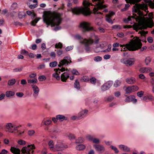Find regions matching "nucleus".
<instances>
[{
  "label": "nucleus",
  "instance_id": "obj_8",
  "mask_svg": "<svg viewBox=\"0 0 154 154\" xmlns=\"http://www.w3.org/2000/svg\"><path fill=\"white\" fill-rule=\"evenodd\" d=\"M80 26L83 29V32L95 31L93 27L90 26V23L87 22H83L81 23L80 24Z\"/></svg>",
  "mask_w": 154,
  "mask_h": 154
},
{
  "label": "nucleus",
  "instance_id": "obj_58",
  "mask_svg": "<svg viewBox=\"0 0 154 154\" xmlns=\"http://www.w3.org/2000/svg\"><path fill=\"white\" fill-rule=\"evenodd\" d=\"M17 4L16 3H13L11 6V8L12 9H15L17 7Z\"/></svg>",
  "mask_w": 154,
  "mask_h": 154
},
{
  "label": "nucleus",
  "instance_id": "obj_62",
  "mask_svg": "<svg viewBox=\"0 0 154 154\" xmlns=\"http://www.w3.org/2000/svg\"><path fill=\"white\" fill-rule=\"evenodd\" d=\"M63 53V51L61 49L58 50L57 51V53L58 56L61 55Z\"/></svg>",
  "mask_w": 154,
  "mask_h": 154
},
{
  "label": "nucleus",
  "instance_id": "obj_7",
  "mask_svg": "<svg viewBox=\"0 0 154 154\" xmlns=\"http://www.w3.org/2000/svg\"><path fill=\"white\" fill-rule=\"evenodd\" d=\"M94 42V40L91 38L88 39L85 38L83 41L81 42V43L84 44L85 49L87 52H88L90 50L89 45H92Z\"/></svg>",
  "mask_w": 154,
  "mask_h": 154
},
{
  "label": "nucleus",
  "instance_id": "obj_59",
  "mask_svg": "<svg viewBox=\"0 0 154 154\" xmlns=\"http://www.w3.org/2000/svg\"><path fill=\"white\" fill-rule=\"evenodd\" d=\"M18 143L20 145H24L26 144V142L22 140H18Z\"/></svg>",
  "mask_w": 154,
  "mask_h": 154
},
{
  "label": "nucleus",
  "instance_id": "obj_56",
  "mask_svg": "<svg viewBox=\"0 0 154 154\" xmlns=\"http://www.w3.org/2000/svg\"><path fill=\"white\" fill-rule=\"evenodd\" d=\"M35 133V131L33 130H30L28 131V133L29 135L32 136Z\"/></svg>",
  "mask_w": 154,
  "mask_h": 154
},
{
  "label": "nucleus",
  "instance_id": "obj_39",
  "mask_svg": "<svg viewBox=\"0 0 154 154\" xmlns=\"http://www.w3.org/2000/svg\"><path fill=\"white\" fill-rule=\"evenodd\" d=\"M121 82L119 80H116L114 84V86L115 87H117L118 86L120 85L121 84Z\"/></svg>",
  "mask_w": 154,
  "mask_h": 154
},
{
  "label": "nucleus",
  "instance_id": "obj_9",
  "mask_svg": "<svg viewBox=\"0 0 154 154\" xmlns=\"http://www.w3.org/2000/svg\"><path fill=\"white\" fill-rule=\"evenodd\" d=\"M35 148V147L34 144L28 145V147H24L22 148L21 152L22 153H26L27 154H32L34 152L33 149Z\"/></svg>",
  "mask_w": 154,
  "mask_h": 154
},
{
  "label": "nucleus",
  "instance_id": "obj_14",
  "mask_svg": "<svg viewBox=\"0 0 154 154\" xmlns=\"http://www.w3.org/2000/svg\"><path fill=\"white\" fill-rule=\"evenodd\" d=\"M113 84L112 81H109L103 85L101 88L102 91H104L108 89Z\"/></svg>",
  "mask_w": 154,
  "mask_h": 154
},
{
  "label": "nucleus",
  "instance_id": "obj_3",
  "mask_svg": "<svg viewBox=\"0 0 154 154\" xmlns=\"http://www.w3.org/2000/svg\"><path fill=\"white\" fill-rule=\"evenodd\" d=\"M83 5L84 7H75L74 8H72L71 9L72 12L77 15L82 13L85 16L90 15L91 12L90 11V8L88 7V6L89 5V3L86 1H84L83 2Z\"/></svg>",
  "mask_w": 154,
  "mask_h": 154
},
{
  "label": "nucleus",
  "instance_id": "obj_49",
  "mask_svg": "<svg viewBox=\"0 0 154 154\" xmlns=\"http://www.w3.org/2000/svg\"><path fill=\"white\" fill-rule=\"evenodd\" d=\"M38 79L39 81H42L46 79V77L44 75L40 76L38 77Z\"/></svg>",
  "mask_w": 154,
  "mask_h": 154
},
{
  "label": "nucleus",
  "instance_id": "obj_54",
  "mask_svg": "<svg viewBox=\"0 0 154 154\" xmlns=\"http://www.w3.org/2000/svg\"><path fill=\"white\" fill-rule=\"evenodd\" d=\"M22 69L23 67H18L14 69H13V71L15 72H20L22 71Z\"/></svg>",
  "mask_w": 154,
  "mask_h": 154
},
{
  "label": "nucleus",
  "instance_id": "obj_40",
  "mask_svg": "<svg viewBox=\"0 0 154 154\" xmlns=\"http://www.w3.org/2000/svg\"><path fill=\"white\" fill-rule=\"evenodd\" d=\"M91 83V84H95L96 82V79L94 77H92L89 79Z\"/></svg>",
  "mask_w": 154,
  "mask_h": 154
},
{
  "label": "nucleus",
  "instance_id": "obj_38",
  "mask_svg": "<svg viewBox=\"0 0 154 154\" xmlns=\"http://www.w3.org/2000/svg\"><path fill=\"white\" fill-rule=\"evenodd\" d=\"M53 76L54 77L56 78L57 80H59L60 79V77L59 75L58 74V72H56L53 74Z\"/></svg>",
  "mask_w": 154,
  "mask_h": 154
},
{
  "label": "nucleus",
  "instance_id": "obj_20",
  "mask_svg": "<svg viewBox=\"0 0 154 154\" xmlns=\"http://www.w3.org/2000/svg\"><path fill=\"white\" fill-rule=\"evenodd\" d=\"M88 112V110H82L79 114L78 119H80L84 117L87 114Z\"/></svg>",
  "mask_w": 154,
  "mask_h": 154
},
{
  "label": "nucleus",
  "instance_id": "obj_4",
  "mask_svg": "<svg viewBox=\"0 0 154 154\" xmlns=\"http://www.w3.org/2000/svg\"><path fill=\"white\" fill-rule=\"evenodd\" d=\"M142 45L141 42L138 40H134L125 45L123 48V51H125L127 50L129 51H134L140 49Z\"/></svg>",
  "mask_w": 154,
  "mask_h": 154
},
{
  "label": "nucleus",
  "instance_id": "obj_55",
  "mask_svg": "<svg viewBox=\"0 0 154 154\" xmlns=\"http://www.w3.org/2000/svg\"><path fill=\"white\" fill-rule=\"evenodd\" d=\"M144 93V92L143 91H140L138 92L137 93V96L140 97H142Z\"/></svg>",
  "mask_w": 154,
  "mask_h": 154
},
{
  "label": "nucleus",
  "instance_id": "obj_36",
  "mask_svg": "<svg viewBox=\"0 0 154 154\" xmlns=\"http://www.w3.org/2000/svg\"><path fill=\"white\" fill-rule=\"evenodd\" d=\"M81 80L82 81L87 82L89 81V79L88 76H84L81 78Z\"/></svg>",
  "mask_w": 154,
  "mask_h": 154
},
{
  "label": "nucleus",
  "instance_id": "obj_28",
  "mask_svg": "<svg viewBox=\"0 0 154 154\" xmlns=\"http://www.w3.org/2000/svg\"><path fill=\"white\" fill-rule=\"evenodd\" d=\"M146 2L148 4L149 6L151 8H154V0L153 1L151 0H146Z\"/></svg>",
  "mask_w": 154,
  "mask_h": 154
},
{
  "label": "nucleus",
  "instance_id": "obj_31",
  "mask_svg": "<svg viewBox=\"0 0 154 154\" xmlns=\"http://www.w3.org/2000/svg\"><path fill=\"white\" fill-rule=\"evenodd\" d=\"M110 16L109 15H106V20L109 23L111 24L113 23V22L111 19Z\"/></svg>",
  "mask_w": 154,
  "mask_h": 154
},
{
  "label": "nucleus",
  "instance_id": "obj_13",
  "mask_svg": "<svg viewBox=\"0 0 154 154\" xmlns=\"http://www.w3.org/2000/svg\"><path fill=\"white\" fill-rule=\"evenodd\" d=\"M138 87L136 85L131 86L127 87L125 90L126 93L129 94L138 90Z\"/></svg>",
  "mask_w": 154,
  "mask_h": 154
},
{
  "label": "nucleus",
  "instance_id": "obj_37",
  "mask_svg": "<svg viewBox=\"0 0 154 154\" xmlns=\"http://www.w3.org/2000/svg\"><path fill=\"white\" fill-rule=\"evenodd\" d=\"M48 145L51 149H52L53 150H54V143L52 140L49 141L48 143Z\"/></svg>",
  "mask_w": 154,
  "mask_h": 154
},
{
  "label": "nucleus",
  "instance_id": "obj_47",
  "mask_svg": "<svg viewBox=\"0 0 154 154\" xmlns=\"http://www.w3.org/2000/svg\"><path fill=\"white\" fill-rule=\"evenodd\" d=\"M110 147L112 149L115 151V153H118L119 152V151L116 147L111 145L110 146Z\"/></svg>",
  "mask_w": 154,
  "mask_h": 154
},
{
  "label": "nucleus",
  "instance_id": "obj_57",
  "mask_svg": "<svg viewBox=\"0 0 154 154\" xmlns=\"http://www.w3.org/2000/svg\"><path fill=\"white\" fill-rule=\"evenodd\" d=\"M139 33H140L141 35L144 36L145 35L148 33V31L145 32L143 30H142L139 32Z\"/></svg>",
  "mask_w": 154,
  "mask_h": 154
},
{
  "label": "nucleus",
  "instance_id": "obj_21",
  "mask_svg": "<svg viewBox=\"0 0 154 154\" xmlns=\"http://www.w3.org/2000/svg\"><path fill=\"white\" fill-rule=\"evenodd\" d=\"M10 150L14 154H20V150L14 147H11Z\"/></svg>",
  "mask_w": 154,
  "mask_h": 154
},
{
  "label": "nucleus",
  "instance_id": "obj_27",
  "mask_svg": "<svg viewBox=\"0 0 154 154\" xmlns=\"http://www.w3.org/2000/svg\"><path fill=\"white\" fill-rule=\"evenodd\" d=\"M42 124H43L45 125H49L52 124V121L50 119H48L45 121L43 120Z\"/></svg>",
  "mask_w": 154,
  "mask_h": 154
},
{
  "label": "nucleus",
  "instance_id": "obj_26",
  "mask_svg": "<svg viewBox=\"0 0 154 154\" xmlns=\"http://www.w3.org/2000/svg\"><path fill=\"white\" fill-rule=\"evenodd\" d=\"M74 86L75 88L77 89L78 90L80 88V85L79 82L77 79L75 80V83H74Z\"/></svg>",
  "mask_w": 154,
  "mask_h": 154
},
{
  "label": "nucleus",
  "instance_id": "obj_11",
  "mask_svg": "<svg viewBox=\"0 0 154 154\" xmlns=\"http://www.w3.org/2000/svg\"><path fill=\"white\" fill-rule=\"evenodd\" d=\"M72 62L70 58L68 57H64L63 59L61 60L58 65L59 67H61L65 65L66 64L68 65Z\"/></svg>",
  "mask_w": 154,
  "mask_h": 154
},
{
  "label": "nucleus",
  "instance_id": "obj_17",
  "mask_svg": "<svg viewBox=\"0 0 154 154\" xmlns=\"http://www.w3.org/2000/svg\"><path fill=\"white\" fill-rule=\"evenodd\" d=\"M132 101H133L134 103H136L137 102V100L135 98L134 96L130 95L127 97L125 100V101L127 103Z\"/></svg>",
  "mask_w": 154,
  "mask_h": 154
},
{
  "label": "nucleus",
  "instance_id": "obj_41",
  "mask_svg": "<svg viewBox=\"0 0 154 154\" xmlns=\"http://www.w3.org/2000/svg\"><path fill=\"white\" fill-rule=\"evenodd\" d=\"M39 19L40 18L38 19L37 18H35L34 20L32 21L31 22V25L33 26H35L36 23H37Z\"/></svg>",
  "mask_w": 154,
  "mask_h": 154
},
{
  "label": "nucleus",
  "instance_id": "obj_53",
  "mask_svg": "<svg viewBox=\"0 0 154 154\" xmlns=\"http://www.w3.org/2000/svg\"><path fill=\"white\" fill-rule=\"evenodd\" d=\"M86 138L88 140H93L94 137L92 136L88 135L86 136Z\"/></svg>",
  "mask_w": 154,
  "mask_h": 154
},
{
  "label": "nucleus",
  "instance_id": "obj_45",
  "mask_svg": "<svg viewBox=\"0 0 154 154\" xmlns=\"http://www.w3.org/2000/svg\"><path fill=\"white\" fill-rule=\"evenodd\" d=\"M102 60V58L100 56H97L94 57V60L96 62L100 61Z\"/></svg>",
  "mask_w": 154,
  "mask_h": 154
},
{
  "label": "nucleus",
  "instance_id": "obj_50",
  "mask_svg": "<svg viewBox=\"0 0 154 154\" xmlns=\"http://www.w3.org/2000/svg\"><path fill=\"white\" fill-rule=\"evenodd\" d=\"M72 72L73 75H79V73L78 72L77 70L75 69H73L72 71Z\"/></svg>",
  "mask_w": 154,
  "mask_h": 154
},
{
  "label": "nucleus",
  "instance_id": "obj_10",
  "mask_svg": "<svg viewBox=\"0 0 154 154\" xmlns=\"http://www.w3.org/2000/svg\"><path fill=\"white\" fill-rule=\"evenodd\" d=\"M135 61V59L122 58L120 60L121 63L125 64L127 66H130L133 65Z\"/></svg>",
  "mask_w": 154,
  "mask_h": 154
},
{
  "label": "nucleus",
  "instance_id": "obj_43",
  "mask_svg": "<svg viewBox=\"0 0 154 154\" xmlns=\"http://www.w3.org/2000/svg\"><path fill=\"white\" fill-rule=\"evenodd\" d=\"M84 141V139L82 137H79L78 139L76 140L75 142L76 143H81Z\"/></svg>",
  "mask_w": 154,
  "mask_h": 154
},
{
  "label": "nucleus",
  "instance_id": "obj_19",
  "mask_svg": "<svg viewBox=\"0 0 154 154\" xmlns=\"http://www.w3.org/2000/svg\"><path fill=\"white\" fill-rule=\"evenodd\" d=\"M126 82L129 84H133L136 82V79L133 77L127 78L126 79Z\"/></svg>",
  "mask_w": 154,
  "mask_h": 154
},
{
  "label": "nucleus",
  "instance_id": "obj_12",
  "mask_svg": "<svg viewBox=\"0 0 154 154\" xmlns=\"http://www.w3.org/2000/svg\"><path fill=\"white\" fill-rule=\"evenodd\" d=\"M68 146L66 145H64L61 142H58L55 146L54 150L56 151L62 150L64 149L67 148Z\"/></svg>",
  "mask_w": 154,
  "mask_h": 154
},
{
  "label": "nucleus",
  "instance_id": "obj_5",
  "mask_svg": "<svg viewBox=\"0 0 154 154\" xmlns=\"http://www.w3.org/2000/svg\"><path fill=\"white\" fill-rule=\"evenodd\" d=\"M92 2L94 3L95 2V5L96 7H95L93 9L94 13L95 14H102V13L98 11L99 9H101L105 8L107 7L106 5H103V4L104 3V0H92Z\"/></svg>",
  "mask_w": 154,
  "mask_h": 154
},
{
  "label": "nucleus",
  "instance_id": "obj_24",
  "mask_svg": "<svg viewBox=\"0 0 154 154\" xmlns=\"http://www.w3.org/2000/svg\"><path fill=\"white\" fill-rule=\"evenodd\" d=\"M153 100V97L151 95L146 96L144 97L143 98V100L146 101H152Z\"/></svg>",
  "mask_w": 154,
  "mask_h": 154
},
{
  "label": "nucleus",
  "instance_id": "obj_29",
  "mask_svg": "<svg viewBox=\"0 0 154 154\" xmlns=\"http://www.w3.org/2000/svg\"><path fill=\"white\" fill-rule=\"evenodd\" d=\"M14 94V92L11 91H8L6 92L5 95L7 97H10L13 96Z\"/></svg>",
  "mask_w": 154,
  "mask_h": 154
},
{
  "label": "nucleus",
  "instance_id": "obj_51",
  "mask_svg": "<svg viewBox=\"0 0 154 154\" xmlns=\"http://www.w3.org/2000/svg\"><path fill=\"white\" fill-rule=\"evenodd\" d=\"M20 53L22 54H24L25 55H27L28 54V51L25 49H23L21 50Z\"/></svg>",
  "mask_w": 154,
  "mask_h": 154
},
{
  "label": "nucleus",
  "instance_id": "obj_1",
  "mask_svg": "<svg viewBox=\"0 0 154 154\" xmlns=\"http://www.w3.org/2000/svg\"><path fill=\"white\" fill-rule=\"evenodd\" d=\"M127 3L135 4L133 7V11L134 13H137L138 16L135 14H133V15L129 16L127 19L124 20V21L125 23H127L128 21L132 20V19L135 20L136 21L138 22V23H134L133 26L134 29L136 30L137 29H146L147 27L152 28L154 26V23L152 19V15L149 14L150 18L147 21H146L144 19L145 16L146 14L144 15L143 12L141 11L140 10H144L146 12L148 9L147 5L145 4H140L137 3L141 1V0H125Z\"/></svg>",
  "mask_w": 154,
  "mask_h": 154
},
{
  "label": "nucleus",
  "instance_id": "obj_60",
  "mask_svg": "<svg viewBox=\"0 0 154 154\" xmlns=\"http://www.w3.org/2000/svg\"><path fill=\"white\" fill-rule=\"evenodd\" d=\"M114 98L113 97L109 96L107 98L106 100L108 102H111L113 100Z\"/></svg>",
  "mask_w": 154,
  "mask_h": 154
},
{
  "label": "nucleus",
  "instance_id": "obj_64",
  "mask_svg": "<svg viewBox=\"0 0 154 154\" xmlns=\"http://www.w3.org/2000/svg\"><path fill=\"white\" fill-rule=\"evenodd\" d=\"M8 151L5 149H3L0 152V154H6Z\"/></svg>",
  "mask_w": 154,
  "mask_h": 154
},
{
  "label": "nucleus",
  "instance_id": "obj_15",
  "mask_svg": "<svg viewBox=\"0 0 154 154\" xmlns=\"http://www.w3.org/2000/svg\"><path fill=\"white\" fill-rule=\"evenodd\" d=\"M31 86L33 91V95L34 97L36 98L38 96L39 89L38 87L36 85L33 84L31 85Z\"/></svg>",
  "mask_w": 154,
  "mask_h": 154
},
{
  "label": "nucleus",
  "instance_id": "obj_33",
  "mask_svg": "<svg viewBox=\"0 0 154 154\" xmlns=\"http://www.w3.org/2000/svg\"><path fill=\"white\" fill-rule=\"evenodd\" d=\"M16 80L15 79H12L8 81V85L9 86L13 85L16 82Z\"/></svg>",
  "mask_w": 154,
  "mask_h": 154
},
{
  "label": "nucleus",
  "instance_id": "obj_23",
  "mask_svg": "<svg viewBox=\"0 0 154 154\" xmlns=\"http://www.w3.org/2000/svg\"><path fill=\"white\" fill-rule=\"evenodd\" d=\"M119 148L124 151L128 152L129 151L130 149L128 146L123 145H120L119 146Z\"/></svg>",
  "mask_w": 154,
  "mask_h": 154
},
{
  "label": "nucleus",
  "instance_id": "obj_48",
  "mask_svg": "<svg viewBox=\"0 0 154 154\" xmlns=\"http://www.w3.org/2000/svg\"><path fill=\"white\" fill-rule=\"evenodd\" d=\"M94 39L95 40V43L97 44L99 42V38L97 35H94Z\"/></svg>",
  "mask_w": 154,
  "mask_h": 154
},
{
  "label": "nucleus",
  "instance_id": "obj_63",
  "mask_svg": "<svg viewBox=\"0 0 154 154\" xmlns=\"http://www.w3.org/2000/svg\"><path fill=\"white\" fill-rule=\"evenodd\" d=\"M36 76V74L35 73H32L30 74L29 75V77L31 78H36L35 77Z\"/></svg>",
  "mask_w": 154,
  "mask_h": 154
},
{
  "label": "nucleus",
  "instance_id": "obj_22",
  "mask_svg": "<svg viewBox=\"0 0 154 154\" xmlns=\"http://www.w3.org/2000/svg\"><path fill=\"white\" fill-rule=\"evenodd\" d=\"M151 70V68L149 67H142L140 69V71L143 73L149 72Z\"/></svg>",
  "mask_w": 154,
  "mask_h": 154
},
{
  "label": "nucleus",
  "instance_id": "obj_46",
  "mask_svg": "<svg viewBox=\"0 0 154 154\" xmlns=\"http://www.w3.org/2000/svg\"><path fill=\"white\" fill-rule=\"evenodd\" d=\"M55 46L56 48H61L62 47L63 45L62 43L59 42L57 44H56V45H55Z\"/></svg>",
  "mask_w": 154,
  "mask_h": 154
},
{
  "label": "nucleus",
  "instance_id": "obj_34",
  "mask_svg": "<svg viewBox=\"0 0 154 154\" xmlns=\"http://www.w3.org/2000/svg\"><path fill=\"white\" fill-rule=\"evenodd\" d=\"M30 2H27V4L29 6V7L31 9H34L35 8L37 7L38 5L37 4L33 5H30Z\"/></svg>",
  "mask_w": 154,
  "mask_h": 154
},
{
  "label": "nucleus",
  "instance_id": "obj_52",
  "mask_svg": "<svg viewBox=\"0 0 154 154\" xmlns=\"http://www.w3.org/2000/svg\"><path fill=\"white\" fill-rule=\"evenodd\" d=\"M65 67H62L61 69H60L59 68H58L57 69H54V70L55 71V72H58V71L59 70L61 72H63L65 70Z\"/></svg>",
  "mask_w": 154,
  "mask_h": 154
},
{
  "label": "nucleus",
  "instance_id": "obj_2",
  "mask_svg": "<svg viewBox=\"0 0 154 154\" xmlns=\"http://www.w3.org/2000/svg\"><path fill=\"white\" fill-rule=\"evenodd\" d=\"M62 20L60 14L55 12H52L50 17L46 16L44 18V20L47 25H51L52 27L57 26L54 29L55 31L60 29L61 27L58 25L61 23Z\"/></svg>",
  "mask_w": 154,
  "mask_h": 154
},
{
  "label": "nucleus",
  "instance_id": "obj_30",
  "mask_svg": "<svg viewBox=\"0 0 154 154\" xmlns=\"http://www.w3.org/2000/svg\"><path fill=\"white\" fill-rule=\"evenodd\" d=\"M85 148V145L83 144H79L76 146V148L78 150H82L84 149Z\"/></svg>",
  "mask_w": 154,
  "mask_h": 154
},
{
  "label": "nucleus",
  "instance_id": "obj_42",
  "mask_svg": "<svg viewBox=\"0 0 154 154\" xmlns=\"http://www.w3.org/2000/svg\"><path fill=\"white\" fill-rule=\"evenodd\" d=\"M112 28L115 29H120L121 28V26L119 25H115L112 26Z\"/></svg>",
  "mask_w": 154,
  "mask_h": 154
},
{
  "label": "nucleus",
  "instance_id": "obj_35",
  "mask_svg": "<svg viewBox=\"0 0 154 154\" xmlns=\"http://www.w3.org/2000/svg\"><path fill=\"white\" fill-rule=\"evenodd\" d=\"M151 58L149 57H146L145 59V63L146 65H148L151 61Z\"/></svg>",
  "mask_w": 154,
  "mask_h": 154
},
{
  "label": "nucleus",
  "instance_id": "obj_44",
  "mask_svg": "<svg viewBox=\"0 0 154 154\" xmlns=\"http://www.w3.org/2000/svg\"><path fill=\"white\" fill-rule=\"evenodd\" d=\"M57 64V61H54L50 63V66L51 67H54L56 66Z\"/></svg>",
  "mask_w": 154,
  "mask_h": 154
},
{
  "label": "nucleus",
  "instance_id": "obj_6",
  "mask_svg": "<svg viewBox=\"0 0 154 154\" xmlns=\"http://www.w3.org/2000/svg\"><path fill=\"white\" fill-rule=\"evenodd\" d=\"M5 128L8 130V131L11 133H13L14 131H17V133L18 135H20L23 133V132H20L17 129L21 125H16L15 123H8L6 124Z\"/></svg>",
  "mask_w": 154,
  "mask_h": 154
},
{
  "label": "nucleus",
  "instance_id": "obj_32",
  "mask_svg": "<svg viewBox=\"0 0 154 154\" xmlns=\"http://www.w3.org/2000/svg\"><path fill=\"white\" fill-rule=\"evenodd\" d=\"M38 80L36 78H34L32 79H29L28 80V82L29 84H36Z\"/></svg>",
  "mask_w": 154,
  "mask_h": 154
},
{
  "label": "nucleus",
  "instance_id": "obj_25",
  "mask_svg": "<svg viewBox=\"0 0 154 154\" xmlns=\"http://www.w3.org/2000/svg\"><path fill=\"white\" fill-rule=\"evenodd\" d=\"M57 119H59L61 121H62L64 120H66L67 119L66 117L63 115H59L56 116Z\"/></svg>",
  "mask_w": 154,
  "mask_h": 154
},
{
  "label": "nucleus",
  "instance_id": "obj_61",
  "mask_svg": "<svg viewBox=\"0 0 154 154\" xmlns=\"http://www.w3.org/2000/svg\"><path fill=\"white\" fill-rule=\"evenodd\" d=\"M23 95V93L22 92H17L16 93V95L19 97H22Z\"/></svg>",
  "mask_w": 154,
  "mask_h": 154
},
{
  "label": "nucleus",
  "instance_id": "obj_18",
  "mask_svg": "<svg viewBox=\"0 0 154 154\" xmlns=\"http://www.w3.org/2000/svg\"><path fill=\"white\" fill-rule=\"evenodd\" d=\"M69 77V74L66 72L63 73L61 76V81L63 82H66L67 79Z\"/></svg>",
  "mask_w": 154,
  "mask_h": 154
},
{
  "label": "nucleus",
  "instance_id": "obj_16",
  "mask_svg": "<svg viewBox=\"0 0 154 154\" xmlns=\"http://www.w3.org/2000/svg\"><path fill=\"white\" fill-rule=\"evenodd\" d=\"M97 151L99 153H102L105 151L104 147L102 145L95 144L93 145Z\"/></svg>",
  "mask_w": 154,
  "mask_h": 154
}]
</instances>
